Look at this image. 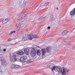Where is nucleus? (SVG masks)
<instances>
[{
  "instance_id": "1",
  "label": "nucleus",
  "mask_w": 75,
  "mask_h": 75,
  "mask_svg": "<svg viewBox=\"0 0 75 75\" xmlns=\"http://www.w3.org/2000/svg\"><path fill=\"white\" fill-rule=\"evenodd\" d=\"M27 18V15L23 14L22 16H19L17 17V21H21L22 20L25 21Z\"/></svg>"
},
{
  "instance_id": "2",
  "label": "nucleus",
  "mask_w": 75,
  "mask_h": 75,
  "mask_svg": "<svg viewBox=\"0 0 75 75\" xmlns=\"http://www.w3.org/2000/svg\"><path fill=\"white\" fill-rule=\"evenodd\" d=\"M36 54H37V51L36 50V49L34 48H32L31 50V53H30L31 56L32 57H35V56Z\"/></svg>"
},
{
  "instance_id": "3",
  "label": "nucleus",
  "mask_w": 75,
  "mask_h": 75,
  "mask_svg": "<svg viewBox=\"0 0 75 75\" xmlns=\"http://www.w3.org/2000/svg\"><path fill=\"white\" fill-rule=\"evenodd\" d=\"M10 60L11 62H15L17 61V56L15 54H13L10 58Z\"/></svg>"
},
{
  "instance_id": "4",
  "label": "nucleus",
  "mask_w": 75,
  "mask_h": 75,
  "mask_svg": "<svg viewBox=\"0 0 75 75\" xmlns=\"http://www.w3.org/2000/svg\"><path fill=\"white\" fill-rule=\"evenodd\" d=\"M27 59V57L26 56H24L23 57H21L20 58V61L22 62H26V59Z\"/></svg>"
},
{
  "instance_id": "5",
  "label": "nucleus",
  "mask_w": 75,
  "mask_h": 75,
  "mask_svg": "<svg viewBox=\"0 0 75 75\" xmlns=\"http://www.w3.org/2000/svg\"><path fill=\"white\" fill-rule=\"evenodd\" d=\"M41 51H42V55L43 58H45V55H46V54L47 52L46 50L45 49H42Z\"/></svg>"
},
{
  "instance_id": "6",
  "label": "nucleus",
  "mask_w": 75,
  "mask_h": 75,
  "mask_svg": "<svg viewBox=\"0 0 75 75\" xmlns=\"http://www.w3.org/2000/svg\"><path fill=\"white\" fill-rule=\"evenodd\" d=\"M69 72V69H68L65 68H63V71L62 72V75H66L67 74V72Z\"/></svg>"
},
{
  "instance_id": "7",
  "label": "nucleus",
  "mask_w": 75,
  "mask_h": 75,
  "mask_svg": "<svg viewBox=\"0 0 75 75\" xmlns=\"http://www.w3.org/2000/svg\"><path fill=\"white\" fill-rule=\"evenodd\" d=\"M9 21H10V18H8L4 19L2 21V24H6V23H7V22H8Z\"/></svg>"
},
{
  "instance_id": "8",
  "label": "nucleus",
  "mask_w": 75,
  "mask_h": 75,
  "mask_svg": "<svg viewBox=\"0 0 75 75\" xmlns=\"http://www.w3.org/2000/svg\"><path fill=\"white\" fill-rule=\"evenodd\" d=\"M1 64L4 66H6V62L3 61H5V59L4 58V57H2L1 58Z\"/></svg>"
},
{
  "instance_id": "9",
  "label": "nucleus",
  "mask_w": 75,
  "mask_h": 75,
  "mask_svg": "<svg viewBox=\"0 0 75 75\" xmlns=\"http://www.w3.org/2000/svg\"><path fill=\"white\" fill-rule=\"evenodd\" d=\"M56 69L57 71L60 73H62V68L60 67H56Z\"/></svg>"
},
{
  "instance_id": "10",
  "label": "nucleus",
  "mask_w": 75,
  "mask_h": 75,
  "mask_svg": "<svg viewBox=\"0 0 75 75\" xmlns=\"http://www.w3.org/2000/svg\"><path fill=\"white\" fill-rule=\"evenodd\" d=\"M24 52L25 54L26 55H29V53H30V50H29V49L27 48H26L24 50Z\"/></svg>"
},
{
  "instance_id": "11",
  "label": "nucleus",
  "mask_w": 75,
  "mask_h": 75,
  "mask_svg": "<svg viewBox=\"0 0 75 75\" xmlns=\"http://www.w3.org/2000/svg\"><path fill=\"white\" fill-rule=\"evenodd\" d=\"M20 66L19 65L13 64L11 67V68L12 69H15L16 68H20Z\"/></svg>"
},
{
  "instance_id": "12",
  "label": "nucleus",
  "mask_w": 75,
  "mask_h": 75,
  "mask_svg": "<svg viewBox=\"0 0 75 75\" xmlns=\"http://www.w3.org/2000/svg\"><path fill=\"white\" fill-rule=\"evenodd\" d=\"M20 27H21V24L20 23L16 24L15 25V27L17 29V30H18L20 28Z\"/></svg>"
},
{
  "instance_id": "13",
  "label": "nucleus",
  "mask_w": 75,
  "mask_h": 75,
  "mask_svg": "<svg viewBox=\"0 0 75 75\" xmlns=\"http://www.w3.org/2000/svg\"><path fill=\"white\" fill-rule=\"evenodd\" d=\"M16 54L19 55H24V52L20 51L17 52Z\"/></svg>"
},
{
  "instance_id": "14",
  "label": "nucleus",
  "mask_w": 75,
  "mask_h": 75,
  "mask_svg": "<svg viewBox=\"0 0 75 75\" xmlns=\"http://www.w3.org/2000/svg\"><path fill=\"white\" fill-rule=\"evenodd\" d=\"M73 10L70 12V14L71 16H74L75 14V8Z\"/></svg>"
},
{
  "instance_id": "15",
  "label": "nucleus",
  "mask_w": 75,
  "mask_h": 75,
  "mask_svg": "<svg viewBox=\"0 0 75 75\" xmlns=\"http://www.w3.org/2000/svg\"><path fill=\"white\" fill-rule=\"evenodd\" d=\"M48 4H49V2H46L44 4V5L40 7H39V8H43H43H45V7H46V6H47L48 5Z\"/></svg>"
},
{
  "instance_id": "16",
  "label": "nucleus",
  "mask_w": 75,
  "mask_h": 75,
  "mask_svg": "<svg viewBox=\"0 0 75 75\" xmlns=\"http://www.w3.org/2000/svg\"><path fill=\"white\" fill-rule=\"evenodd\" d=\"M50 50H51V47H48L46 48V51L48 53H49V52H50Z\"/></svg>"
},
{
  "instance_id": "17",
  "label": "nucleus",
  "mask_w": 75,
  "mask_h": 75,
  "mask_svg": "<svg viewBox=\"0 0 75 75\" xmlns=\"http://www.w3.org/2000/svg\"><path fill=\"white\" fill-rule=\"evenodd\" d=\"M28 38L30 40H33V37H32V35L31 36V35H28Z\"/></svg>"
},
{
  "instance_id": "18",
  "label": "nucleus",
  "mask_w": 75,
  "mask_h": 75,
  "mask_svg": "<svg viewBox=\"0 0 75 75\" xmlns=\"http://www.w3.org/2000/svg\"><path fill=\"white\" fill-rule=\"evenodd\" d=\"M32 37L33 38H37L38 37L36 35H32Z\"/></svg>"
},
{
  "instance_id": "19",
  "label": "nucleus",
  "mask_w": 75,
  "mask_h": 75,
  "mask_svg": "<svg viewBox=\"0 0 75 75\" xmlns=\"http://www.w3.org/2000/svg\"><path fill=\"white\" fill-rule=\"evenodd\" d=\"M50 20H54V16L52 15H51Z\"/></svg>"
},
{
  "instance_id": "20",
  "label": "nucleus",
  "mask_w": 75,
  "mask_h": 75,
  "mask_svg": "<svg viewBox=\"0 0 75 75\" xmlns=\"http://www.w3.org/2000/svg\"><path fill=\"white\" fill-rule=\"evenodd\" d=\"M36 52L38 55V56H40V55H41V53L40 52V50H37Z\"/></svg>"
},
{
  "instance_id": "21",
  "label": "nucleus",
  "mask_w": 75,
  "mask_h": 75,
  "mask_svg": "<svg viewBox=\"0 0 75 75\" xmlns=\"http://www.w3.org/2000/svg\"><path fill=\"white\" fill-rule=\"evenodd\" d=\"M67 33H68V32H67L66 31H64L62 33V35H66V34H67Z\"/></svg>"
},
{
  "instance_id": "22",
  "label": "nucleus",
  "mask_w": 75,
  "mask_h": 75,
  "mask_svg": "<svg viewBox=\"0 0 75 75\" xmlns=\"http://www.w3.org/2000/svg\"><path fill=\"white\" fill-rule=\"evenodd\" d=\"M64 43L67 45H71V42H65Z\"/></svg>"
},
{
  "instance_id": "23",
  "label": "nucleus",
  "mask_w": 75,
  "mask_h": 75,
  "mask_svg": "<svg viewBox=\"0 0 75 75\" xmlns=\"http://www.w3.org/2000/svg\"><path fill=\"white\" fill-rule=\"evenodd\" d=\"M16 33V31H12L10 32L9 34L10 35H12V34H14V33Z\"/></svg>"
},
{
  "instance_id": "24",
  "label": "nucleus",
  "mask_w": 75,
  "mask_h": 75,
  "mask_svg": "<svg viewBox=\"0 0 75 75\" xmlns=\"http://www.w3.org/2000/svg\"><path fill=\"white\" fill-rule=\"evenodd\" d=\"M45 18V17H43L42 16H41L40 18L39 19V20L40 21H41V20H42L43 19H44V18Z\"/></svg>"
},
{
  "instance_id": "25",
  "label": "nucleus",
  "mask_w": 75,
  "mask_h": 75,
  "mask_svg": "<svg viewBox=\"0 0 75 75\" xmlns=\"http://www.w3.org/2000/svg\"><path fill=\"white\" fill-rule=\"evenodd\" d=\"M27 40V38L26 37H23L22 39V40L23 41H25Z\"/></svg>"
},
{
  "instance_id": "26",
  "label": "nucleus",
  "mask_w": 75,
  "mask_h": 75,
  "mask_svg": "<svg viewBox=\"0 0 75 75\" xmlns=\"http://www.w3.org/2000/svg\"><path fill=\"white\" fill-rule=\"evenodd\" d=\"M27 64H29L30 62H31V60H28L27 61V59H26V62Z\"/></svg>"
},
{
  "instance_id": "27",
  "label": "nucleus",
  "mask_w": 75,
  "mask_h": 75,
  "mask_svg": "<svg viewBox=\"0 0 75 75\" xmlns=\"http://www.w3.org/2000/svg\"><path fill=\"white\" fill-rule=\"evenodd\" d=\"M67 47V50L68 51H71V50H72L73 49V48L71 49L70 47H68V46Z\"/></svg>"
},
{
  "instance_id": "28",
  "label": "nucleus",
  "mask_w": 75,
  "mask_h": 75,
  "mask_svg": "<svg viewBox=\"0 0 75 75\" xmlns=\"http://www.w3.org/2000/svg\"><path fill=\"white\" fill-rule=\"evenodd\" d=\"M55 68L56 69V67H55V66L53 67V68H52V72H53L54 70H55Z\"/></svg>"
},
{
  "instance_id": "29",
  "label": "nucleus",
  "mask_w": 75,
  "mask_h": 75,
  "mask_svg": "<svg viewBox=\"0 0 75 75\" xmlns=\"http://www.w3.org/2000/svg\"><path fill=\"white\" fill-rule=\"evenodd\" d=\"M0 52L2 53V54H3V51L2 50H0Z\"/></svg>"
},
{
  "instance_id": "30",
  "label": "nucleus",
  "mask_w": 75,
  "mask_h": 75,
  "mask_svg": "<svg viewBox=\"0 0 75 75\" xmlns=\"http://www.w3.org/2000/svg\"><path fill=\"white\" fill-rule=\"evenodd\" d=\"M0 72H1V73H3V71L1 70V68H0Z\"/></svg>"
},
{
  "instance_id": "31",
  "label": "nucleus",
  "mask_w": 75,
  "mask_h": 75,
  "mask_svg": "<svg viewBox=\"0 0 75 75\" xmlns=\"http://www.w3.org/2000/svg\"><path fill=\"white\" fill-rule=\"evenodd\" d=\"M50 28H51V27H50V26H48L47 27V29H48V30H50Z\"/></svg>"
},
{
  "instance_id": "32",
  "label": "nucleus",
  "mask_w": 75,
  "mask_h": 75,
  "mask_svg": "<svg viewBox=\"0 0 75 75\" xmlns=\"http://www.w3.org/2000/svg\"><path fill=\"white\" fill-rule=\"evenodd\" d=\"M3 51H6V49H3Z\"/></svg>"
},
{
  "instance_id": "33",
  "label": "nucleus",
  "mask_w": 75,
  "mask_h": 75,
  "mask_svg": "<svg viewBox=\"0 0 75 75\" xmlns=\"http://www.w3.org/2000/svg\"><path fill=\"white\" fill-rule=\"evenodd\" d=\"M8 41H10V40L9 39H8Z\"/></svg>"
},
{
  "instance_id": "34",
  "label": "nucleus",
  "mask_w": 75,
  "mask_h": 75,
  "mask_svg": "<svg viewBox=\"0 0 75 75\" xmlns=\"http://www.w3.org/2000/svg\"><path fill=\"white\" fill-rule=\"evenodd\" d=\"M57 10H59L58 8L57 7L56 8Z\"/></svg>"
},
{
  "instance_id": "35",
  "label": "nucleus",
  "mask_w": 75,
  "mask_h": 75,
  "mask_svg": "<svg viewBox=\"0 0 75 75\" xmlns=\"http://www.w3.org/2000/svg\"><path fill=\"white\" fill-rule=\"evenodd\" d=\"M1 46H0V49H1Z\"/></svg>"
}]
</instances>
